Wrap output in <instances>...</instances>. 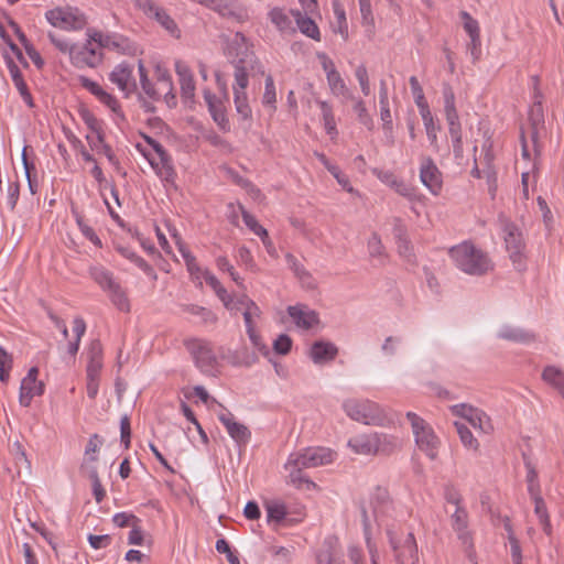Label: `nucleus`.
Here are the masks:
<instances>
[{"label":"nucleus","instance_id":"obj_41","mask_svg":"<svg viewBox=\"0 0 564 564\" xmlns=\"http://www.w3.org/2000/svg\"><path fill=\"white\" fill-rule=\"evenodd\" d=\"M524 466L527 468V484L529 495H536L541 492V487L538 479V471L531 460L523 455Z\"/></svg>","mask_w":564,"mask_h":564},{"label":"nucleus","instance_id":"obj_36","mask_svg":"<svg viewBox=\"0 0 564 564\" xmlns=\"http://www.w3.org/2000/svg\"><path fill=\"white\" fill-rule=\"evenodd\" d=\"M91 279L104 290L108 291L117 283L112 273L100 265H95L89 269Z\"/></svg>","mask_w":564,"mask_h":564},{"label":"nucleus","instance_id":"obj_30","mask_svg":"<svg viewBox=\"0 0 564 564\" xmlns=\"http://www.w3.org/2000/svg\"><path fill=\"white\" fill-rule=\"evenodd\" d=\"M376 454L389 455L400 446V440L384 433H373Z\"/></svg>","mask_w":564,"mask_h":564},{"label":"nucleus","instance_id":"obj_45","mask_svg":"<svg viewBox=\"0 0 564 564\" xmlns=\"http://www.w3.org/2000/svg\"><path fill=\"white\" fill-rule=\"evenodd\" d=\"M182 307L185 312H188L189 314L200 316L204 323L214 324L217 322L216 315L212 311L203 306H198L195 304H186L183 305Z\"/></svg>","mask_w":564,"mask_h":564},{"label":"nucleus","instance_id":"obj_60","mask_svg":"<svg viewBox=\"0 0 564 564\" xmlns=\"http://www.w3.org/2000/svg\"><path fill=\"white\" fill-rule=\"evenodd\" d=\"M216 550L219 553H225L230 564H240L238 555L231 551L229 543L225 539L217 540Z\"/></svg>","mask_w":564,"mask_h":564},{"label":"nucleus","instance_id":"obj_22","mask_svg":"<svg viewBox=\"0 0 564 564\" xmlns=\"http://www.w3.org/2000/svg\"><path fill=\"white\" fill-rule=\"evenodd\" d=\"M451 520L452 527L456 531L458 539L463 542L464 545L470 546V535L467 531V511L462 507L455 508L453 513H451Z\"/></svg>","mask_w":564,"mask_h":564},{"label":"nucleus","instance_id":"obj_58","mask_svg":"<svg viewBox=\"0 0 564 564\" xmlns=\"http://www.w3.org/2000/svg\"><path fill=\"white\" fill-rule=\"evenodd\" d=\"M113 523L119 528L132 527L134 523H140V519L132 513L119 512L112 518Z\"/></svg>","mask_w":564,"mask_h":564},{"label":"nucleus","instance_id":"obj_62","mask_svg":"<svg viewBox=\"0 0 564 564\" xmlns=\"http://www.w3.org/2000/svg\"><path fill=\"white\" fill-rule=\"evenodd\" d=\"M360 7V13L362 18V23L365 25H368L370 28H373L375 25V18L371 10V3L370 0H362L359 2Z\"/></svg>","mask_w":564,"mask_h":564},{"label":"nucleus","instance_id":"obj_63","mask_svg":"<svg viewBox=\"0 0 564 564\" xmlns=\"http://www.w3.org/2000/svg\"><path fill=\"white\" fill-rule=\"evenodd\" d=\"M80 117L96 135H98V132H101L99 120L88 109H82Z\"/></svg>","mask_w":564,"mask_h":564},{"label":"nucleus","instance_id":"obj_48","mask_svg":"<svg viewBox=\"0 0 564 564\" xmlns=\"http://www.w3.org/2000/svg\"><path fill=\"white\" fill-rule=\"evenodd\" d=\"M249 306L242 312L247 330L256 328V319L260 318L261 310L254 302H248Z\"/></svg>","mask_w":564,"mask_h":564},{"label":"nucleus","instance_id":"obj_47","mask_svg":"<svg viewBox=\"0 0 564 564\" xmlns=\"http://www.w3.org/2000/svg\"><path fill=\"white\" fill-rule=\"evenodd\" d=\"M10 452L14 456V460L19 469L24 467L26 470H30L31 465L26 458L25 449L19 441H15L11 445Z\"/></svg>","mask_w":564,"mask_h":564},{"label":"nucleus","instance_id":"obj_59","mask_svg":"<svg viewBox=\"0 0 564 564\" xmlns=\"http://www.w3.org/2000/svg\"><path fill=\"white\" fill-rule=\"evenodd\" d=\"M356 78L359 82L361 91L365 96L370 94L369 76L365 65H359L355 72Z\"/></svg>","mask_w":564,"mask_h":564},{"label":"nucleus","instance_id":"obj_44","mask_svg":"<svg viewBox=\"0 0 564 564\" xmlns=\"http://www.w3.org/2000/svg\"><path fill=\"white\" fill-rule=\"evenodd\" d=\"M13 366L12 355L0 346V381L6 383L10 378V371Z\"/></svg>","mask_w":564,"mask_h":564},{"label":"nucleus","instance_id":"obj_28","mask_svg":"<svg viewBox=\"0 0 564 564\" xmlns=\"http://www.w3.org/2000/svg\"><path fill=\"white\" fill-rule=\"evenodd\" d=\"M91 41L98 43L100 47L116 50L124 53L129 47V43L124 37H117L111 35H105L102 33H95L90 36Z\"/></svg>","mask_w":564,"mask_h":564},{"label":"nucleus","instance_id":"obj_6","mask_svg":"<svg viewBox=\"0 0 564 564\" xmlns=\"http://www.w3.org/2000/svg\"><path fill=\"white\" fill-rule=\"evenodd\" d=\"M333 456V452L328 448H306L301 452L292 453L289 456V466L293 465L302 469L315 468L332 463Z\"/></svg>","mask_w":564,"mask_h":564},{"label":"nucleus","instance_id":"obj_7","mask_svg":"<svg viewBox=\"0 0 564 564\" xmlns=\"http://www.w3.org/2000/svg\"><path fill=\"white\" fill-rule=\"evenodd\" d=\"M45 17L53 26L65 30H80L86 25L84 14L73 7L48 10Z\"/></svg>","mask_w":564,"mask_h":564},{"label":"nucleus","instance_id":"obj_27","mask_svg":"<svg viewBox=\"0 0 564 564\" xmlns=\"http://www.w3.org/2000/svg\"><path fill=\"white\" fill-rule=\"evenodd\" d=\"M44 392V383L42 381H21L19 402L22 406H29L34 397Z\"/></svg>","mask_w":564,"mask_h":564},{"label":"nucleus","instance_id":"obj_53","mask_svg":"<svg viewBox=\"0 0 564 564\" xmlns=\"http://www.w3.org/2000/svg\"><path fill=\"white\" fill-rule=\"evenodd\" d=\"M214 121L223 129H226L228 126V119L226 118L225 113V107L223 105V101L218 102L217 105H210L208 108Z\"/></svg>","mask_w":564,"mask_h":564},{"label":"nucleus","instance_id":"obj_1","mask_svg":"<svg viewBox=\"0 0 564 564\" xmlns=\"http://www.w3.org/2000/svg\"><path fill=\"white\" fill-rule=\"evenodd\" d=\"M499 225L508 259L517 272H524L528 268V250L522 228L503 214L499 215Z\"/></svg>","mask_w":564,"mask_h":564},{"label":"nucleus","instance_id":"obj_2","mask_svg":"<svg viewBox=\"0 0 564 564\" xmlns=\"http://www.w3.org/2000/svg\"><path fill=\"white\" fill-rule=\"evenodd\" d=\"M449 256L456 267L467 274L481 275L489 268V258L469 242L451 248Z\"/></svg>","mask_w":564,"mask_h":564},{"label":"nucleus","instance_id":"obj_56","mask_svg":"<svg viewBox=\"0 0 564 564\" xmlns=\"http://www.w3.org/2000/svg\"><path fill=\"white\" fill-rule=\"evenodd\" d=\"M147 18H152L160 6L154 0H131Z\"/></svg>","mask_w":564,"mask_h":564},{"label":"nucleus","instance_id":"obj_14","mask_svg":"<svg viewBox=\"0 0 564 564\" xmlns=\"http://www.w3.org/2000/svg\"><path fill=\"white\" fill-rule=\"evenodd\" d=\"M110 80L128 97L137 88L132 76V68L127 63L117 65L109 76Z\"/></svg>","mask_w":564,"mask_h":564},{"label":"nucleus","instance_id":"obj_50","mask_svg":"<svg viewBox=\"0 0 564 564\" xmlns=\"http://www.w3.org/2000/svg\"><path fill=\"white\" fill-rule=\"evenodd\" d=\"M276 94L275 86L271 75H268L265 78L264 94L262 97V102L264 106L271 107L273 110L275 109Z\"/></svg>","mask_w":564,"mask_h":564},{"label":"nucleus","instance_id":"obj_33","mask_svg":"<svg viewBox=\"0 0 564 564\" xmlns=\"http://www.w3.org/2000/svg\"><path fill=\"white\" fill-rule=\"evenodd\" d=\"M348 445L356 454H376L373 433L356 436L349 440Z\"/></svg>","mask_w":564,"mask_h":564},{"label":"nucleus","instance_id":"obj_52","mask_svg":"<svg viewBox=\"0 0 564 564\" xmlns=\"http://www.w3.org/2000/svg\"><path fill=\"white\" fill-rule=\"evenodd\" d=\"M285 260L289 268L300 280L303 281L306 278H310V273L305 270L304 265L292 253H288L285 256Z\"/></svg>","mask_w":564,"mask_h":564},{"label":"nucleus","instance_id":"obj_34","mask_svg":"<svg viewBox=\"0 0 564 564\" xmlns=\"http://www.w3.org/2000/svg\"><path fill=\"white\" fill-rule=\"evenodd\" d=\"M156 21L170 35L178 39L181 31L174 21V19L166 12V10L160 7L151 18Z\"/></svg>","mask_w":564,"mask_h":564},{"label":"nucleus","instance_id":"obj_37","mask_svg":"<svg viewBox=\"0 0 564 564\" xmlns=\"http://www.w3.org/2000/svg\"><path fill=\"white\" fill-rule=\"evenodd\" d=\"M89 362L87 365V373L97 375L102 367L101 357H102V348L99 340H93L89 346Z\"/></svg>","mask_w":564,"mask_h":564},{"label":"nucleus","instance_id":"obj_18","mask_svg":"<svg viewBox=\"0 0 564 564\" xmlns=\"http://www.w3.org/2000/svg\"><path fill=\"white\" fill-rule=\"evenodd\" d=\"M338 348L329 341L317 340L310 348V357L314 364L321 365L336 358Z\"/></svg>","mask_w":564,"mask_h":564},{"label":"nucleus","instance_id":"obj_13","mask_svg":"<svg viewBox=\"0 0 564 564\" xmlns=\"http://www.w3.org/2000/svg\"><path fill=\"white\" fill-rule=\"evenodd\" d=\"M264 507L268 522H274L279 525H291L303 517L302 513H299L300 518H291L286 506L279 500L267 501Z\"/></svg>","mask_w":564,"mask_h":564},{"label":"nucleus","instance_id":"obj_21","mask_svg":"<svg viewBox=\"0 0 564 564\" xmlns=\"http://www.w3.org/2000/svg\"><path fill=\"white\" fill-rule=\"evenodd\" d=\"M288 313L294 323L304 329H310L318 324V315L314 311L305 310L301 305L289 306Z\"/></svg>","mask_w":564,"mask_h":564},{"label":"nucleus","instance_id":"obj_16","mask_svg":"<svg viewBox=\"0 0 564 564\" xmlns=\"http://www.w3.org/2000/svg\"><path fill=\"white\" fill-rule=\"evenodd\" d=\"M377 176L381 182L393 188L401 196L410 200L416 199L417 194L415 187L398 178L393 173L389 171H379L377 172Z\"/></svg>","mask_w":564,"mask_h":564},{"label":"nucleus","instance_id":"obj_57","mask_svg":"<svg viewBox=\"0 0 564 564\" xmlns=\"http://www.w3.org/2000/svg\"><path fill=\"white\" fill-rule=\"evenodd\" d=\"M368 250L369 254L372 258L382 259L384 256V248L381 243V240L377 234H373L368 240Z\"/></svg>","mask_w":564,"mask_h":564},{"label":"nucleus","instance_id":"obj_39","mask_svg":"<svg viewBox=\"0 0 564 564\" xmlns=\"http://www.w3.org/2000/svg\"><path fill=\"white\" fill-rule=\"evenodd\" d=\"M111 303L121 312H130V302L126 291L121 288L119 282L111 286L108 291Z\"/></svg>","mask_w":564,"mask_h":564},{"label":"nucleus","instance_id":"obj_32","mask_svg":"<svg viewBox=\"0 0 564 564\" xmlns=\"http://www.w3.org/2000/svg\"><path fill=\"white\" fill-rule=\"evenodd\" d=\"M82 470L91 480L95 500L96 502L100 503L106 496V490L101 485L96 466L89 465L88 462H86L83 463Z\"/></svg>","mask_w":564,"mask_h":564},{"label":"nucleus","instance_id":"obj_38","mask_svg":"<svg viewBox=\"0 0 564 564\" xmlns=\"http://www.w3.org/2000/svg\"><path fill=\"white\" fill-rule=\"evenodd\" d=\"M498 337L517 343H531L534 340L533 334L511 326L501 327L498 333Z\"/></svg>","mask_w":564,"mask_h":564},{"label":"nucleus","instance_id":"obj_55","mask_svg":"<svg viewBox=\"0 0 564 564\" xmlns=\"http://www.w3.org/2000/svg\"><path fill=\"white\" fill-rule=\"evenodd\" d=\"M76 223L82 231V234L90 240L95 246L101 247V241L94 231L91 227H89L80 215H76Z\"/></svg>","mask_w":564,"mask_h":564},{"label":"nucleus","instance_id":"obj_11","mask_svg":"<svg viewBox=\"0 0 564 564\" xmlns=\"http://www.w3.org/2000/svg\"><path fill=\"white\" fill-rule=\"evenodd\" d=\"M389 542L394 551L395 561L398 564H405L406 560H412L411 564L417 562V545L413 533H408L402 543L397 541L393 533L388 530Z\"/></svg>","mask_w":564,"mask_h":564},{"label":"nucleus","instance_id":"obj_23","mask_svg":"<svg viewBox=\"0 0 564 564\" xmlns=\"http://www.w3.org/2000/svg\"><path fill=\"white\" fill-rule=\"evenodd\" d=\"M542 380L555 389L564 399V371L556 366H546L542 371Z\"/></svg>","mask_w":564,"mask_h":564},{"label":"nucleus","instance_id":"obj_3","mask_svg":"<svg viewBox=\"0 0 564 564\" xmlns=\"http://www.w3.org/2000/svg\"><path fill=\"white\" fill-rule=\"evenodd\" d=\"M343 409L351 420L367 425H382L386 421L380 405L370 400L348 399Z\"/></svg>","mask_w":564,"mask_h":564},{"label":"nucleus","instance_id":"obj_4","mask_svg":"<svg viewBox=\"0 0 564 564\" xmlns=\"http://www.w3.org/2000/svg\"><path fill=\"white\" fill-rule=\"evenodd\" d=\"M406 417L411 423L415 443L420 451L424 452L430 459H435L437 457L440 441L432 427L413 412H408Z\"/></svg>","mask_w":564,"mask_h":564},{"label":"nucleus","instance_id":"obj_46","mask_svg":"<svg viewBox=\"0 0 564 564\" xmlns=\"http://www.w3.org/2000/svg\"><path fill=\"white\" fill-rule=\"evenodd\" d=\"M422 120L426 130L427 139L434 148L437 147V131L440 130V127L435 124L434 118L432 116V112L423 113Z\"/></svg>","mask_w":564,"mask_h":564},{"label":"nucleus","instance_id":"obj_25","mask_svg":"<svg viewBox=\"0 0 564 564\" xmlns=\"http://www.w3.org/2000/svg\"><path fill=\"white\" fill-rule=\"evenodd\" d=\"M150 164L154 170H158V174H160L165 181H173L175 177V170L172 164V158L170 154L163 150V154H158V158L160 160V163H158L154 159L149 158L147 154H144Z\"/></svg>","mask_w":564,"mask_h":564},{"label":"nucleus","instance_id":"obj_29","mask_svg":"<svg viewBox=\"0 0 564 564\" xmlns=\"http://www.w3.org/2000/svg\"><path fill=\"white\" fill-rule=\"evenodd\" d=\"M454 410L457 414L467 419L469 421V423L475 429L478 427L482 432L486 431V427L484 425V420H482L484 414L480 411H478L471 406H467L466 404L456 405L454 408ZM485 417H486V424L489 425V419L486 415H485Z\"/></svg>","mask_w":564,"mask_h":564},{"label":"nucleus","instance_id":"obj_42","mask_svg":"<svg viewBox=\"0 0 564 564\" xmlns=\"http://www.w3.org/2000/svg\"><path fill=\"white\" fill-rule=\"evenodd\" d=\"M318 106L322 111V117H323L324 127H325L326 132L329 135L337 134L336 121H335L332 106L327 101H324V100L318 101Z\"/></svg>","mask_w":564,"mask_h":564},{"label":"nucleus","instance_id":"obj_24","mask_svg":"<svg viewBox=\"0 0 564 564\" xmlns=\"http://www.w3.org/2000/svg\"><path fill=\"white\" fill-rule=\"evenodd\" d=\"M290 13L294 18L297 28L303 34L315 41L321 40L318 26L311 18L303 15L299 10H291Z\"/></svg>","mask_w":564,"mask_h":564},{"label":"nucleus","instance_id":"obj_43","mask_svg":"<svg viewBox=\"0 0 564 564\" xmlns=\"http://www.w3.org/2000/svg\"><path fill=\"white\" fill-rule=\"evenodd\" d=\"M174 238L176 239V243L178 246V250L186 263L187 270L192 275H196L198 278V274L203 272L200 271V268L198 267L196 262V258L189 252V250L186 248L184 243L180 241V238L174 235Z\"/></svg>","mask_w":564,"mask_h":564},{"label":"nucleus","instance_id":"obj_31","mask_svg":"<svg viewBox=\"0 0 564 564\" xmlns=\"http://www.w3.org/2000/svg\"><path fill=\"white\" fill-rule=\"evenodd\" d=\"M285 469L289 471V482L299 489L310 490L315 488L316 485L303 474V469L296 466H289V460L285 463Z\"/></svg>","mask_w":564,"mask_h":564},{"label":"nucleus","instance_id":"obj_15","mask_svg":"<svg viewBox=\"0 0 564 564\" xmlns=\"http://www.w3.org/2000/svg\"><path fill=\"white\" fill-rule=\"evenodd\" d=\"M218 419L238 445H246L249 442L251 437L249 429L242 423L235 421L231 413H221L218 415Z\"/></svg>","mask_w":564,"mask_h":564},{"label":"nucleus","instance_id":"obj_40","mask_svg":"<svg viewBox=\"0 0 564 564\" xmlns=\"http://www.w3.org/2000/svg\"><path fill=\"white\" fill-rule=\"evenodd\" d=\"M327 78V84L329 86V89L333 95L335 96H343L345 98H349L351 100H355V98L351 96L350 90L348 89L347 85L345 84L344 79L341 78L339 72H336Z\"/></svg>","mask_w":564,"mask_h":564},{"label":"nucleus","instance_id":"obj_12","mask_svg":"<svg viewBox=\"0 0 564 564\" xmlns=\"http://www.w3.org/2000/svg\"><path fill=\"white\" fill-rule=\"evenodd\" d=\"M69 56L77 68L96 67L101 61V54L93 46L91 41L84 45H73Z\"/></svg>","mask_w":564,"mask_h":564},{"label":"nucleus","instance_id":"obj_54","mask_svg":"<svg viewBox=\"0 0 564 564\" xmlns=\"http://www.w3.org/2000/svg\"><path fill=\"white\" fill-rule=\"evenodd\" d=\"M510 555L513 564H522V549L516 535L507 536Z\"/></svg>","mask_w":564,"mask_h":564},{"label":"nucleus","instance_id":"obj_35","mask_svg":"<svg viewBox=\"0 0 564 564\" xmlns=\"http://www.w3.org/2000/svg\"><path fill=\"white\" fill-rule=\"evenodd\" d=\"M444 110L447 123L459 122L458 113L455 107V95L448 84L443 85Z\"/></svg>","mask_w":564,"mask_h":564},{"label":"nucleus","instance_id":"obj_17","mask_svg":"<svg viewBox=\"0 0 564 564\" xmlns=\"http://www.w3.org/2000/svg\"><path fill=\"white\" fill-rule=\"evenodd\" d=\"M269 21L281 34L295 33L292 14L284 8L274 7L268 12Z\"/></svg>","mask_w":564,"mask_h":564},{"label":"nucleus","instance_id":"obj_61","mask_svg":"<svg viewBox=\"0 0 564 564\" xmlns=\"http://www.w3.org/2000/svg\"><path fill=\"white\" fill-rule=\"evenodd\" d=\"M292 347V339L285 335H280L274 341H273V349L279 355H286L291 350Z\"/></svg>","mask_w":564,"mask_h":564},{"label":"nucleus","instance_id":"obj_49","mask_svg":"<svg viewBox=\"0 0 564 564\" xmlns=\"http://www.w3.org/2000/svg\"><path fill=\"white\" fill-rule=\"evenodd\" d=\"M354 110L357 113L358 121L369 130L373 128V120L369 115L365 102L361 99L355 100Z\"/></svg>","mask_w":564,"mask_h":564},{"label":"nucleus","instance_id":"obj_5","mask_svg":"<svg viewBox=\"0 0 564 564\" xmlns=\"http://www.w3.org/2000/svg\"><path fill=\"white\" fill-rule=\"evenodd\" d=\"M248 85L249 78L246 61L239 59L235 64L234 101L236 110L242 119H249L251 117V108L246 94Z\"/></svg>","mask_w":564,"mask_h":564},{"label":"nucleus","instance_id":"obj_9","mask_svg":"<svg viewBox=\"0 0 564 564\" xmlns=\"http://www.w3.org/2000/svg\"><path fill=\"white\" fill-rule=\"evenodd\" d=\"M528 133L533 145L534 155L539 156L542 149L540 140L545 134V121L541 100H535L530 108Z\"/></svg>","mask_w":564,"mask_h":564},{"label":"nucleus","instance_id":"obj_10","mask_svg":"<svg viewBox=\"0 0 564 564\" xmlns=\"http://www.w3.org/2000/svg\"><path fill=\"white\" fill-rule=\"evenodd\" d=\"M420 180L433 195L441 193L443 187L442 172L430 156L421 158Z\"/></svg>","mask_w":564,"mask_h":564},{"label":"nucleus","instance_id":"obj_64","mask_svg":"<svg viewBox=\"0 0 564 564\" xmlns=\"http://www.w3.org/2000/svg\"><path fill=\"white\" fill-rule=\"evenodd\" d=\"M317 564H344V562L332 549H327L317 555Z\"/></svg>","mask_w":564,"mask_h":564},{"label":"nucleus","instance_id":"obj_26","mask_svg":"<svg viewBox=\"0 0 564 564\" xmlns=\"http://www.w3.org/2000/svg\"><path fill=\"white\" fill-rule=\"evenodd\" d=\"M530 498L532 499V501L534 503V513L539 519V522L542 527L543 532L546 535H551L552 534V525L550 522V516H549V511L546 508V503H545L544 499L542 498L541 492L536 494V495H531Z\"/></svg>","mask_w":564,"mask_h":564},{"label":"nucleus","instance_id":"obj_20","mask_svg":"<svg viewBox=\"0 0 564 564\" xmlns=\"http://www.w3.org/2000/svg\"><path fill=\"white\" fill-rule=\"evenodd\" d=\"M460 18L463 21L464 29L470 37V43L468 45V50L470 51L473 59L476 61V59H478L479 54H480V50H479L480 40H479L478 23L466 11L460 12Z\"/></svg>","mask_w":564,"mask_h":564},{"label":"nucleus","instance_id":"obj_51","mask_svg":"<svg viewBox=\"0 0 564 564\" xmlns=\"http://www.w3.org/2000/svg\"><path fill=\"white\" fill-rule=\"evenodd\" d=\"M456 431L460 437L462 443L469 448H477V442L473 436L469 427L462 422H455Z\"/></svg>","mask_w":564,"mask_h":564},{"label":"nucleus","instance_id":"obj_19","mask_svg":"<svg viewBox=\"0 0 564 564\" xmlns=\"http://www.w3.org/2000/svg\"><path fill=\"white\" fill-rule=\"evenodd\" d=\"M175 72L180 78L182 98L192 100L195 95V82L189 67L184 62L176 61Z\"/></svg>","mask_w":564,"mask_h":564},{"label":"nucleus","instance_id":"obj_8","mask_svg":"<svg viewBox=\"0 0 564 564\" xmlns=\"http://www.w3.org/2000/svg\"><path fill=\"white\" fill-rule=\"evenodd\" d=\"M185 347L193 356L196 366L204 372L210 373L216 365L217 358L212 349L210 343L204 339L192 338L184 341Z\"/></svg>","mask_w":564,"mask_h":564}]
</instances>
